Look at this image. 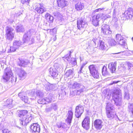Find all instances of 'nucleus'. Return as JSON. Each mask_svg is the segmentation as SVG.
Listing matches in <instances>:
<instances>
[{
	"label": "nucleus",
	"instance_id": "1",
	"mask_svg": "<svg viewBox=\"0 0 133 133\" xmlns=\"http://www.w3.org/2000/svg\"><path fill=\"white\" fill-rule=\"evenodd\" d=\"M71 87L74 89H76L75 91L77 95H79L85 90V88L83 85L77 82H74L70 84Z\"/></svg>",
	"mask_w": 133,
	"mask_h": 133
},
{
	"label": "nucleus",
	"instance_id": "2",
	"mask_svg": "<svg viewBox=\"0 0 133 133\" xmlns=\"http://www.w3.org/2000/svg\"><path fill=\"white\" fill-rule=\"evenodd\" d=\"M120 91L118 90H115L112 95V100L116 105H119L121 104V99L119 98Z\"/></svg>",
	"mask_w": 133,
	"mask_h": 133
},
{
	"label": "nucleus",
	"instance_id": "3",
	"mask_svg": "<svg viewBox=\"0 0 133 133\" xmlns=\"http://www.w3.org/2000/svg\"><path fill=\"white\" fill-rule=\"evenodd\" d=\"M90 72L92 76L94 78L97 79L99 77V73L96 65H90L89 66Z\"/></svg>",
	"mask_w": 133,
	"mask_h": 133
},
{
	"label": "nucleus",
	"instance_id": "4",
	"mask_svg": "<svg viewBox=\"0 0 133 133\" xmlns=\"http://www.w3.org/2000/svg\"><path fill=\"white\" fill-rule=\"evenodd\" d=\"M86 19L84 17L78 18L77 20V27L79 30L85 28L87 25Z\"/></svg>",
	"mask_w": 133,
	"mask_h": 133
},
{
	"label": "nucleus",
	"instance_id": "5",
	"mask_svg": "<svg viewBox=\"0 0 133 133\" xmlns=\"http://www.w3.org/2000/svg\"><path fill=\"white\" fill-rule=\"evenodd\" d=\"M29 91H28L26 92H20L18 94L19 97L25 103H28V98L27 94H29Z\"/></svg>",
	"mask_w": 133,
	"mask_h": 133
},
{
	"label": "nucleus",
	"instance_id": "6",
	"mask_svg": "<svg viewBox=\"0 0 133 133\" xmlns=\"http://www.w3.org/2000/svg\"><path fill=\"white\" fill-rule=\"evenodd\" d=\"M95 45L97 44V46H99L100 49L102 50L105 49V46L104 42L102 40H100L99 38H94L92 40Z\"/></svg>",
	"mask_w": 133,
	"mask_h": 133
},
{
	"label": "nucleus",
	"instance_id": "7",
	"mask_svg": "<svg viewBox=\"0 0 133 133\" xmlns=\"http://www.w3.org/2000/svg\"><path fill=\"white\" fill-rule=\"evenodd\" d=\"M6 33L7 39L11 40L14 37V29L10 27L6 28Z\"/></svg>",
	"mask_w": 133,
	"mask_h": 133
},
{
	"label": "nucleus",
	"instance_id": "8",
	"mask_svg": "<svg viewBox=\"0 0 133 133\" xmlns=\"http://www.w3.org/2000/svg\"><path fill=\"white\" fill-rule=\"evenodd\" d=\"M12 74L11 70L9 68H7L5 70L3 78L5 81L7 82L9 80L11 76H12Z\"/></svg>",
	"mask_w": 133,
	"mask_h": 133
},
{
	"label": "nucleus",
	"instance_id": "9",
	"mask_svg": "<svg viewBox=\"0 0 133 133\" xmlns=\"http://www.w3.org/2000/svg\"><path fill=\"white\" fill-rule=\"evenodd\" d=\"M102 32L105 35H108L112 34L109 26L107 24H103L102 26Z\"/></svg>",
	"mask_w": 133,
	"mask_h": 133
},
{
	"label": "nucleus",
	"instance_id": "10",
	"mask_svg": "<svg viewBox=\"0 0 133 133\" xmlns=\"http://www.w3.org/2000/svg\"><path fill=\"white\" fill-rule=\"evenodd\" d=\"M84 109L83 106L80 105L76 107L75 115L77 118H79L80 117L84 112Z\"/></svg>",
	"mask_w": 133,
	"mask_h": 133
},
{
	"label": "nucleus",
	"instance_id": "11",
	"mask_svg": "<svg viewBox=\"0 0 133 133\" xmlns=\"http://www.w3.org/2000/svg\"><path fill=\"white\" fill-rule=\"evenodd\" d=\"M90 117L87 116L85 117L82 123V127L86 130L89 129L90 127Z\"/></svg>",
	"mask_w": 133,
	"mask_h": 133
},
{
	"label": "nucleus",
	"instance_id": "12",
	"mask_svg": "<svg viewBox=\"0 0 133 133\" xmlns=\"http://www.w3.org/2000/svg\"><path fill=\"white\" fill-rule=\"evenodd\" d=\"M123 16L125 17V20L131 19L133 16V10L132 8H129L127 11L124 12Z\"/></svg>",
	"mask_w": 133,
	"mask_h": 133
},
{
	"label": "nucleus",
	"instance_id": "13",
	"mask_svg": "<svg viewBox=\"0 0 133 133\" xmlns=\"http://www.w3.org/2000/svg\"><path fill=\"white\" fill-rule=\"evenodd\" d=\"M32 117L29 116L23 117L22 119L19 120L20 124L21 125H26L32 119Z\"/></svg>",
	"mask_w": 133,
	"mask_h": 133
},
{
	"label": "nucleus",
	"instance_id": "14",
	"mask_svg": "<svg viewBox=\"0 0 133 133\" xmlns=\"http://www.w3.org/2000/svg\"><path fill=\"white\" fill-rule=\"evenodd\" d=\"M101 14H98L92 16V22L93 25L96 26L98 25L99 19L101 18Z\"/></svg>",
	"mask_w": 133,
	"mask_h": 133
},
{
	"label": "nucleus",
	"instance_id": "15",
	"mask_svg": "<svg viewBox=\"0 0 133 133\" xmlns=\"http://www.w3.org/2000/svg\"><path fill=\"white\" fill-rule=\"evenodd\" d=\"M31 129L32 131L36 133L40 132V126L37 123L32 124L31 126Z\"/></svg>",
	"mask_w": 133,
	"mask_h": 133
},
{
	"label": "nucleus",
	"instance_id": "16",
	"mask_svg": "<svg viewBox=\"0 0 133 133\" xmlns=\"http://www.w3.org/2000/svg\"><path fill=\"white\" fill-rule=\"evenodd\" d=\"M102 121L99 119L96 120L94 122V126L97 130H100L102 127Z\"/></svg>",
	"mask_w": 133,
	"mask_h": 133
},
{
	"label": "nucleus",
	"instance_id": "17",
	"mask_svg": "<svg viewBox=\"0 0 133 133\" xmlns=\"http://www.w3.org/2000/svg\"><path fill=\"white\" fill-rule=\"evenodd\" d=\"M18 75L19 79H23L25 78L27 75V74L23 70L20 69L18 73Z\"/></svg>",
	"mask_w": 133,
	"mask_h": 133
},
{
	"label": "nucleus",
	"instance_id": "18",
	"mask_svg": "<svg viewBox=\"0 0 133 133\" xmlns=\"http://www.w3.org/2000/svg\"><path fill=\"white\" fill-rule=\"evenodd\" d=\"M35 10L37 13L40 14H42L46 11V9L42 4H40L39 7L36 8Z\"/></svg>",
	"mask_w": 133,
	"mask_h": 133
},
{
	"label": "nucleus",
	"instance_id": "19",
	"mask_svg": "<svg viewBox=\"0 0 133 133\" xmlns=\"http://www.w3.org/2000/svg\"><path fill=\"white\" fill-rule=\"evenodd\" d=\"M58 6L61 8L67 6L68 5V2L65 0H57Z\"/></svg>",
	"mask_w": 133,
	"mask_h": 133
},
{
	"label": "nucleus",
	"instance_id": "20",
	"mask_svg": "<svg viewBox=\"0 0 133 133\" xmlns=\"http://www.w3.org/2000/svg\"><path fill=\"white\" fill-rule=\"evenodd\" d=\"M73 113L71 111H68L67 114V118L66 119V122L69 124H70L71 123V121L73 117Z\"/></svg>",
	"mask_w": 133,
	"mask_h": 133
},
{
	"label": "nucleus",
	"instance_id": "21",
	"mask_svg": "<svg viewBox=\"0 0 133 133\" xmlns=\"http://www.w3.org/2000/svg\"><path fill=\"white\" fill-rule=\"evenodd\" d=\"M50 74L53 77H57L58 75V73L56 69L55 68H50L49 69Z\"/></svg>",
	"mask_w": 133,
	"mask_h": 133
},
{
	"label": "nucleus",
	"instance_id": "22",
	"mask_svg": "<svg viewBox=\"0 0 133 133\" xmlns=\"http://www.w3.org/2000/svg\"><path fill=\"white\" fill-rule=\"evenodd\" d=\"M28 111L26 110H22L20 111L18 114V116L19 117V120L22 119L23 117H26L27 116H28L26 115Z\"/></svg>",
	"mask_w": 133,
	"mask_h": 133
},
{
	"label": "nucleus",
	"instance_id": "23",
	"mask_svg": "<svg viewBox=\"0 0 133 133\" xmlns=\"http://www.w3.org/2000/svg\"><path fill=\"white\" fill-rule=\"evenodd\" d=\"M55 86V84H52L48 83V84H45L44 86L46 91H49L54 89Z\"/></svg>",
	"mask_w": 133,
	"mask_h": 133
},
{
	"label": "nucleus",
	"instance_id": "24",
	"mask_svg": "<svg viewBox=\"0 0 133 133\" xmlns=\"http://www.w3.org/2000/svg\"><path fill=\"white\" fill-rule=\"evenodd\" d=\"M107 115L108 117L110 118V119H112L117 116L115 112L111 111H107Z\"/></svg>",
	"mask_w": 133,
	"mask_h": 133
},
{
	"label": "nucleus",
	"instance_id": "25",
	"mask_svg": "<svg viewBox=\"0 0 133 133\" xmlns=\"http://www.w3.org/2000/svg\"><path fill=\"white\" fill-rule=\"evenodd\" d=\"M72 52L71 51H69L68 54L66 55L65 56L63 57V59L65 62H70L71 60V57L70 55Z\"/></svg>",
	"mask_w": 133,
	"mask_h": 133
},
{
	"label": "nucleus",
	"instance_id": "26",
	"mask_svg": "<svg viewBox=\"0 0 133 133\" xmlns=\"http://www.w3.org/2000/svg\"><path fill=\"white\" fill-rule=\"evenodd\" d=\"M18 65L21 66L26 67V65L28 64V62L25 61L23 60L19 59V61H18Z\"/></svg>",
	"mask_w": 133,
	"mask_h": 133
},
{
	"label": "nucleus",
	"instance_id": "27",
	"mask_svg": "<svg viewBox=\"0 0 133 133\" xmlns=\"http://www.w3.org/2000/svg\"><path fill=\"white\" fill-rule=\"evenodd\" d=\"M30 36L25 33L24 35L23 38V41L24 43H28L30 40Z\"/></svg>",
	"mask_w": 133,
	"mask_h": 133
},
{
	"label": "nucleus",
	"instance_id": "28",
	"mask_svg": "<svg viewBox=\"0 0 133 133\" xmlns=\"http://www.w3.org/2000/svg\"><path fill=\"white\" fill-rule=\"evenodd\" d=\"M83 8V4L81 3H78L75 5V8L77 10H81Z\"/></svg>",
	"mask_w": 133,
	"mask_h": 133
},
{
	"label": "nucleus",
	"instance_id": "29",
	"mask_svg": "<svg viewBox=\"0 0 133 133\" xmlns=\"http://www.w3.org/2000/svg\"><path fill=\"white\" fill-rule=\"evenodd\" d=\"M16 30L17 32H22L24 31V29L22 25L18 24L17 25Z\"/></svg>",
	"mask_w": 133,
	"mask_h": 133
},
{
	"label": "nucleus",
	"instance_id": "30",
	"mask_svg": "<svg viewBox=\"0 0 133 133\" xmlns=\"http://www.w3.org/2000/svg\"><path fill=\"white\" fill-rule=\"evenodd\" d=\"M108 68L112 73L114 72L115 71L116 69L114 63V64L113 63L109 64Z\"/></svg>",
	"mask_w": 133,
	"mask_h": 133
},
{
	"label": "nucleus",
	"instance_id": "31",
	"mask_svg": "<svg viewBox=\"0 0 133 133\" xmlns=\"http://www.w3.org/2000/svg\"><path fill=\"white\" fill-rule=\"evenodd\" d=\"M114 108V107L113 104L110 103H107L106 107L107 111H111Z\"/></svg>",
	"mask_w": 133,
	"mask_h": 133
},
{
	"label": "nucleus",
	"instance_id": "32",
	"mask_svg": "<svg viewBox=\"0 0 133 133\" xmlns=\"http://www.w3.org/2000/svg\"><path fill=\"white\" fill-rule=\"evenodd\" d=\"M22 44V42L20 41H15L13 43L14 46L17 48Z\"/></svg>",
	"mask_w": 133,
	"mask_h": 133
},
{
	"label": "nucleus",
	"instance_id": "33",
	"mask_svg": "<svg viewBox=\"0 0 133 133\" xmlns=\"http://www.w3.org/2000/svg\"><path fill=\"white\" fill-rule=\"evenodd\" d=\"M102 75L104 76H105L109 74L108 71L107 70V68L105 66H104L102 68Z\"/></svg>",
	"mask_w": 133,
	"mask_h": 133
},
{
	"label": "nucleus",
	"instance_id": "34",
	"mask_svg": "<svg viewBox=\"0 0 133 133\" xmlns=\"http://www.w3.org/2000/svg\"><path fill=\"white\" fill-rule=\"evenodd\" d=\"M12 102V99H8L6 101V103L7 104V107L9 109H10L13 107V106L11 104Z\"/></svg>",
	"mask_w": 133,
	"mask_h": 133
},
{
	"label": "nucleus",
	"instance_id": "35",
	"mask_svg": "<svg viewBox=\"0 0 133 133\" xmlns=\"http://www.w3.org/2000/svg\"><path fill=\"white\" fill-rule=\"evenodd\" d=\"M29 91V94H27V96L30 97H34L35 98L36 97V90L33 89L31 90V91Z\"/></svg>",
	"mask_w": 133,
	"mask_h": 133
},
{
	"label": "nucleus",
	"instance_id": "36",
	"mask_svg": "<svg viewBox=\"0 0 133 133\" xmlns=\"http://www.w3.org/2000/svg\"><path fill=\"white\" fill-rule=\"evenodd\" d=\"M43 93L41 91L38 90L36 91V96H39L40 97H42L43 95Z\"/></svg>",
	"mask_w": 133,
	"mask_h": 133
},
{
	"label": "nucleus",
	"instance_id": "37",
	"mask_svg": "<svg viewBox=\"0 0 133 133\" xmlns=\"http://www.w3.org/2000/svg\"><path fill=\"white\" fill-rule=\"evenodd\" d=\"M117 43L115 40L113 39H111L109 41V45L111 46H114L116 45Z\"/></svg>",
	"mask_w": 133,
	"mask_h": 133
},
{
	"label": "nucleus",
	"instance_id": "38",
	"mask_svg": "<svg viewBox=\"0 0 133 133\" xmlns=\"http://www.w3.org/2000/svg\"><path fill=\"white\" fill-rule=\"evenodd\" d=\"M73 74V71L72 70L69 69L67 71L65 75L67 77H69L72 76Z\"/></svg>",
	"mask_w": 133,
	"mask_h": 133
},
{
	"label": "nucleus",
	"instance_id": "39",
	"mask_svg": "<svg viewBox=\"0 0 133 133\" xmlns=\"http://www.w3.org/2000/svg\"><path fill=\"white\" fill-rule=\"evenodd\" d=\"M123 38L120 34H118L116 35V40L117 42L122 39Z\"/></svg>",
	"mask_w": 133,
	"mask_h": 133
},
{
	"label": "nucleus",
	"instance_id": "40",
	"mask_svg": "<svg viewBox=\"0 0 133 133\" xmlns=\"http://www.w3.org/2000/svg\"><path fill=\"white\" fill-rule=\"evenodd\" d=\"M38 102L39 104H45L46 103H45V99L44 98H41L38 100Z\"/></svg>",
	"mask_w": 133,
	"mask_h": 133
},
{
	"label": "nucleus",
	"instance_id": "41",
	"mask_svg": "<svg viewBox=\"0 0 133 133\" xmlns=\"http://www.w3.org/2000/svg\"><path fill=\"white\" fill-rule=\"evenodd\" d=\"M26 33L30 36V37L31 36L35 34V32L34 30L32 29L27 31Z\"/></svg>",
	"mask_w": 133,
	"mask_h": 133
},
{
	"label": "nucleus",
	"instance_id": "42",
	"mask_svg": "<svg viewBox=\"0 0 133 133\" xmlns=\"http://www.w3.org/2000/svg\"><path fill=\"white\" fill-rule=\"evenodd\" d=\"M54 16L57 17L58 19H60L62 18V15L59 12H57L54 13Z\"/></svg>",
	"mask_w": 133,
	"mask_h": 133
},
{
	"label": "nucleus",
	"instance_id": "43",
	"mask_svg": "<svg viewBox=\"0 0 133 133\" xmlns=\"http://www.w3.org/2000/svg\"><path fill=\"white\" fill-rule=\"evenodd\" d=\"M51 108L52 109H53L55 111L56 110H57V104L56 103L52 104L51 106Z\"/></svg>",
	"mask_w": 133,
	"mask_h": 133
},
{
	"label": "nucleus",
	"instance_id": "44",
	"mask_svg": "<svg viewBox=\"0 0 133 133\" xmlns=\"http://www.w3.org/2000/svg\"><path fill=\"white\" fill-rule=\"evenodd\" d=\"M87 64V63H83L82 64H81V65L80 69L79 71V72H78V73L80 74V73H81L82 72V69L84 68V66H85Z\"/></svg>",
	"mask_w": 133,
	"mask_h": 133
},
{
	"label": "nucleus",
	"instance_id": "45",
	"mask_svg": "<svg viewBox=\"0 0 133 133\" xmlns=\"http://www.w3.org/2000/svg\"><path fill=\"white\" fill-rule=\"evenodd\" d=\"M119 44L122 45H124L125 44V39H124L123 38L122 39H121L118 42Z\"/></svg>",
	"mask_w": 133,
	"mask_h": 133
},
{
	"label": "nucleus",
	"instance_id": "46",
	"mask_svg": "<svg viewBox=\"0 0 133 133\" xmlns=\"http://www.w3.org/2000/svg\"><path fill=\"white\" fill-rule=\"evenodd\" d=\"M65 124L64 123H61L59 125H58V127L59 128H66Z\"/></svg>",
	"mask_w": 133,
	"mask_h": 133
},
{
	"label": "nucleus",
	"instance_id": "47",
	"mask_svg": "<svg viewBox=\"0 0 133 133\" xmlns=\"http://www.w3.org/2000/svg\"><path fill=\"white\" fill-rule=\"evenodd\" d=\"M2 133H11L10 130L6 128L3 129L2 130Z\"/></svg>",
	"mask_w": 133,
	"mask_h": 133
},
{
	"label": "nucleus",
	"instance_id": "48",
	"mask_svg": "<svg viewBox=\"0 0 133 133\" xmlns=\"http://www.w3.org/2000/svg\"><path fill=\"white\" fill-rule=\"evenodd\" d=\"M128 67L130 71L132 72L133 71V64L131 63H129L128 65Z\"/></svg>",
	"mask_w": 133,
	"mask_h": 133
},
{
	"label": "nucleus",
	"instance_id": "49",
	"mask_svg": "<svg viewBox=\"0 0 133 133\" xmlns=\"http://www.w3.org/2000/svg\"><path fill=\"white\" fill-rule=\"evenodd\" d=\"M17 49L16 47H15L13 45L12 46H11L10 48V52H13L15 51Z\"/></svg>",
	"mask_w": 133,
	"mask_h": 133
},
{
	"label": "nucleus",
	"instance_id": "50",
	"mask_svg": "<svg viewBox=\"0 0 133 133\" xmlns=\"http://www.w3.org/2000/svg\"><path fill=\"white\" fill-rule=\"evenodd\" d=\"M45 99V103H46V102L48 103L52 101V98L50 97L49 96L48 97V98H46Z\"/></svg>",
	"mask_w": 133,
	"mask_h": 133
},
{
	"label": "nucleus",
	"instance_id": "51",
	"mask_svg": "<svg viewBox=\"0 0 133 133\" xmlns=\"http://www.w3.org/2000/svg\"><path fill=\"white\" fill-rule=\"evenodd\" d=\"M104 10V11H106L108 9H105V8H99L95 10L94 11L95 12H97L100 11L101 10L103 11Z\"/></svg>",
	"mask_w": 133,
	"mask_h": 133
},
{
	"label": "nucleus",
	"instance_id": "52",
	"mask_svg": "<svg viewBox=\"0 0 133 133\" xmlns=\"http://www.w3.org/2000/svg\"><path fill=\"white\" fill-rule=\"evenodd\" d=\"M11 82L12 83H15L16 81V77H14L13 76H12H12H11Z\"/></svg>",
	"mask_w": 133,
	"mask_h": 133
},
{
	"label": "nucleus",
	"instance_id": "53",
	"mask_svg": "<svg viewBox=\"0 0 133 133\" xmlns=\"http://www.w3.org/2000/svg\"><path fill=\"white\" fill-rule=\"evenodd\" d=\"M51 16L48 13H47L45 14V18L48 21H49Z\"/></svg>",
	"mask_w": 133,
	"mask_h": 133
},
{
	"label": "nucleus",
	"instance_id": "54",
	"mask_svg": "<svg viewBox=\"0 0 133 133\" xmlns=\"http://www.w3.org/2000/svg\"><path fill=\"white\" fill-rule=\"evenodd\" d=\"M30 0H21V2L23 4L26 3L28 5Z\"/></svg>",
	"mask_w": 133,
	"mask_h": 133
},
{
	"label": "nucleus",
	"instance_id": "55",
	"mask_svg": "<svg viewBox=\"0 0 133 133\" xmlns=\"http://www.w3.org/2000/svg\"><path fill=\"white\" fill-rule=\"evenodd\" d=\"M73 59H74V60H73L72 59V61H71V63L73 66H74L77 64L76 61L75 59L73 58Z\"/></svg>",
	"mask_w": 133,
	"mask_h": 133
},
{
	"label": "nucleus",
	"instance_id": "56",
	"mask_svg": "<svg viewBox=\"0 0 133 133\" xmlns=\"http://www.w3.org/2000/svg\"><path fill=\"white\" fill-rule=\"evenodd\" d=\"M129 111L130 112H131L133 114V105H131L129 107Z\"/></svg>",
	"mask_w": 133,
	"mask_h": 133
},
{
	"label": "nucleus",
	"instance_id": "57",
	"mask_svg": "<svg viewBox=\"0 0 133 133\" xmlns=\"http://www.w3.org/2000/svg\"><path fill=\"white\" fill-rule=\"evenodd\" d=\"M119 82V81H112L109 84V85H111L117 83Z\"/></svg>",
	"mask_w": 133,
	"mask_h": 133
},
{
	"label": "nucleus",
	"instance_id": "58",
	"mask_svg": "<svg viewBox=\"0 0 133 133\" xmlns=\"http://www.w3.org/2000/svg\"><path fill=\"white\" fill-rule=\"evenodd\" d=\"M112 20L114 22V23L115 24L118 21L117 18L116 17H113Z\"/></svg>",
	"mask_w": 133,
	"mask_h": 133
},
{
	"label": "nucleus",
	"instance_id": "59",
	"mask_svg": "<svg viewBox=\"0 0 133 133\" xmlns=\"http://www.w3.org/2000/svg\"><path fill=\"white\" fill-rule=\"evenodd\" d=\"M53 19L54 18L53 17L51 16L50 17V19L49 21H50L51 22H52L53 21Z\"/></svg>",
	"mask_w": 133,
	"mask_h": 133
},
{
	"label": "nucleus",
	"instance_id": "60",
	"mask_svg": "<svg viewBox=\"0 0 133 133\" xmlns=\"http://www.w3.org/2000/svg\"><path fill=\"white\" fill-rule=\"evenodd\" d=\"M59 97L60 98V99H63V98H62V94H59Z\"/></svg>",
	"mask_w": 133,
	"mask_h": 133
},
{
	"label": "nucleus",
	"instance_id": "61",
	"mask_svg": "<svg viewBox=\"0 0 133 133\" xmlns=\"http://www.w3.org/2000/svg\"><path fill=\"white\" fill-rule=\"evenodd\" d=\"M125 51H121V52H117V53H114V54H120L121 53H123V52H124Z\"/></svg>",
	"mask_w": 133,
	"mask_h": 133
},
{
	"label": "nucleus",
	"instance_id": "62",
	"mask_svg": "<svg viewBox=\"0 0 133 133\" xmlns=\"http://www.w3.org/2000/svg\"><path fill=\"white\" fill-rule=\"evenodd\" d=\"M52 109H51V108H48L47 109V110L48 111H51V110Z\"/></svg>",
	"mask_w": 133,
	"mask_h": 133
},
{
	"label": "nucleus",
	"instance_id": "63",
	"mask_svg": "<svg viewBox=\"0 0 133 133\" xmlns=\"http://www.w3.org/2000/svg\"><path fill=\"white\" fill-rule=\"evenodd\" d=\"M56 39V37L55 36L54 38V41H55Z\"/></svg>",
	"mask_w": 133,
	"mask_h": 133
},
{
	"label": "nucleus",
	"instance_id": "64",
	"mask_svg": "<svg viewBox=\"0 0 133 133\" xmlns=\"http://www.w3.org/2000/svg\"><path fill=\"white\" fill-rule=\"evenodd\" d=\"M53 31H55V32H56V29H54V28L53 29Z\"/></svg>",
	"mask_w": 133,
	"mask_h": 133
}]
</instances>
